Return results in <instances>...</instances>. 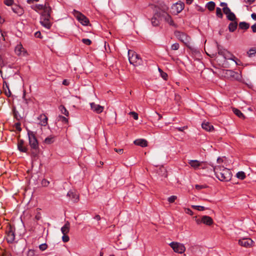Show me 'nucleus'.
<instances>
[{"label": "nucleus", "instance_id": "nucleus-1", "mask_svg": "<svg viewBox=\"0 0 256 256\" xmlns=\"http://www.w3.org/2000/svg\"><path fill=\"white\" fill-rule=\"evenodd\" d=\"M212 170L214 172L216 178L220 181L228 182L231 179L232 173L228 168L218 166H212Z\"/></svg>", "mask_w": 256, "mask_h": 256}, {"label": "nucleus", "instance_id": "nucleus-2", "mask_svg": "<svg viewBox=\"0 0 256 256\" xmlns=\"http://www.w3.org/2000/svg\"><path fill=\"white\" fill-rule=\"evenodd\" d=\"M28 136L29 145L31 149V154L33 158L38 157L39 152V145L37 138L36 136V134L32 131L28 130Z\"/></svg>", "mask_w": 256, "mask_h": 256}, {"label": "nucleus", "instance_id": "nucleus-3", "mask_svg": "<svg viewBox=\"0 0 256 256\" xmlns=\"http://www.w3.org/2000/svg\"><path fill=\"white\" fill-rule=\"evenodd\" d=\"M128 60L130 64L135 66L142 64V60L136 52L129 50L128 52Z\"/></svg>", "mask_w": 256, "mask_h": 256}, {"label": "nucleus", "instance_id": "nucleus-4", "mask_svg": "<svg viewBox=\"0 0 256 256\" xmlns=\"http://www.w3.org/2000/svg\"><path fill=\"white\" fill-rule=\"evenodd\" d=\"M6 238L8 243H12L15 240V228L11 224H8L6 230Z\"/></svg>", "mask_w": 256, "mask_h": 256}, {"label": "nucleus", "instance_id": "nucleus-5", "mask_svg": "<svg viewBox=\"0 0 256 256\" xmlns=\"http://www.w3.org/2000/svg\"><path fill=\"white\" fill-rule=\"evenodd\" d=\"M176 36L180 41L184 44L186 46H188L190 44V38L186 34L179 31H176L174 32Z\"/></svg>", "mask_w": 256, "mask_h": 256}, {"label": "nucleus", "instance_id": "nucleus-6", "mask_svg": "<svg viewBox=\"0 0 256 256\" xmlns=\"http://www.w3.org/2000/svg\"><path fill=\"white\" fill-rule=\"evenodd\" d=\"M74 14L78 21L84 26H88L90 23L89 20L82 14L75 10H74Z\"/></svg>", "mask_w": 256, "mask_h": 256}, {"label": "nucleus", "instance_id": "nucleus-7", "mask_svg": "<svg viewBox=\"0 0 256 256\" xmlns=\"http://www.w3.org/2000/svg\"><path fill=\"white\" fill-rule=\"evenodd\" d=\"M170 246L174 251L177 253L182 254L186 250V248L182 244L173 242L170 244Z\"/></svg>", "mask_w": 256, "mask_h": 256}, {"label": "nucleus", "instance_id": "nucleus-8", "mask_svg": "<svg viewBox=\"0 0 256 256\" xmlns=\"http://www.w3.org/2000/svg\"><path fill=\"white\" fill-rule=\"evenodd\" d=\"M50 17L42 16L40 18V23L45 28L50 29L52 26V24L50 21Z\"/></svg>", "mask_w": 256, "mask_h": 256}, {"label": "nucleus", "instance_id": "nucleus-9", "mask_svg": "<svg viewBox=\"0 0 256 256\" xmlns=\"http://www.w3.org/2000/svg\"><path fill=\"white\" fill-rule=\"evenodd\" d=\"M253 243V240L250 238H244L238 241L239 244L244 247H250Z\"/></svg>", "mask_w": 256, "mask_h": 256}, {"label": "nucleus", "instance_id": "nucleus-10", "mask_svg": "<svg viewBox=\"0 0 256 256\" xmlns=\"http://www.w3.org/2000/svg\"><path fill=\"white\" fill-rule=\"evenodd\" d=\"M226 76L228 78H232V80H238L240 75L238 72H234L232 70H228L226 72Z\"/></svg>", "mask_w": 256, "mask_h": 256}, {"label": "nucleus", "instance_id": "nucleus-11", "mask_svg": "<svg viewBox=\"0 0 256 256\" xmlns=\"http://www.w3.org/2000/svg\"><path fill=\"white\" fill-rule=\"evenodd\" d=\"M91 109L96 114H100L104 110V108L94 102L90 103Z\"/></svg>", "mask_w": 256, "mask_h": 256}, {"label": "nucleus", "instance_id": "nucleus-12", "mask_svg": "<svg viewBox=\"0 0 256 256\" xmlns=\"http://www.w3.org/2000/svg\"><path fill=\"white\" fill-rule=\"evenodd\" d=\"M188 163L192 168L194 169H197L200 166H202V168H205V167L202 166V165L204 164L203 162H200L198 160H190Z\"/></svg>", "mask_w": 256, "mask_h": 256}, {"label": "nucleus", "instance_id": "nucleus-13", "mask_svg": "<svg viewBox=\"0 0 256 256\" xmlns=\"http://www.w3.org/2000/svg\"><path fill=\"white\" fill-rule=\"evenodd\" d=\"M14 51L16 54L18 56H24L26 54L25 49L20 43L17 44L15 48Z\"/></svg>", "mask_w": 256, "mask_h": 256}, {"label": "nucleus", "instance_id": "nucleus-14", "mask_svg": "<svg viewBox=\"0 0 256 256\" xmlns=\"http://www.w3.org/2000/svg\"><path fill=\"white\" fill-rule=\"evenodd\" d=\"M74 202H77L79 200V195L76 192L72 190L68 191L66 194Z\"/></svg>", "mask_w": 256, "mask_h": 256}, {"label": "nucleus", "instance_id": "nucleus-15", "mask_svg": "<svg viewBox=\"0 0 256 256\" xmlns=\"http://www.w3.org/2000/svg\"><path fill=\"white\" fill-rule=\"evenodd\" d=\"M11 8L12 10L14 12L16 13L19 16L22 15L24 13V9L22 7L16 4L12 6Z\"/></svg>", "mask_w": 256, "mask_h": 256}, {"label": "nucleus", "instance_id": "nucleus-16", "mask_svg": "<svg viewBox=\"0 0 256 256\" xmlns=\"http://www.w3.org/2000/svg\"><path fill=\"white\" fill-rule=\"evenodd\" d=\"M184 2L179 1L174 4L172 8H174L176 10V12H180L184 8Z\"/></svg>", "mask_w": 256, "mask_h": 256}, {"label": "nucleus", "instance_id": "nucleus-17", "mask_svg": "<svg viewBox=\"0 0 256 256\" xmlns=\"http://www.w3.org/2000/svg\"><path fill=\"white\" fill-rule=\"evenodd\" d=\"M45 6H44V8L43 9L44 12L42 16L50 18L52 8L48 2H45Z\"/></svg>", "mask_w": 256, "mask_h": 256}, {"label": "nucleus", "instance_id": "nucleus-18", "mask_svg": "<svg viewBox=\"0 0 256 256\" xmlns=\"http://www.w3.org/2000/svg\"><path fill=\"white\" fill-rule=\"evenodd\" d=\"M18 148L21 152H27L28 148L24 146V140H18Z\"/></svg>", "mask_w": 256, "mask_h": 256}, {"label": "nucleus", "instance_id": "nucleus-19", "mask_svg": "<svg viewBox=\"0 0 256 256\" xmlns=\"http://www.w3.org/2000/svg\"><path fill=\"white\" fill-rule=\"evenodd\" d=\"M202 223L208 225L210 226L213 224V220L212 218L208 216H204L202 217Z\"/></svg>", "mask_w": 256, "mask_h": 256}, {"label": "nucleus", "instance_id": "nucleus-20", "mask_svg": "<svg viewBox=\"0 0 256 256\" xmlns=\"http://www.w3.org/2000/svg\"><path fill=\"white\" fill-rule=\"evenodd\" d=\"M38 120H40L39 124L42 126H46L48 124V117L44 114H40L38 117Z\"/></svg>", "mask_w": 256, "mask_h": 256}, {"label": "nucleus", "instance_id": "nucleus-21", "mask_svg": "<svg viewBox=\"0 0 256 256\" xmlns=\"http://www.w3.org/2000/svg\"><path fill=\"white\" fill-rule=\"evenodd\" d=\"M202 127L208 132H211L214 129L213 126L207 122H204L202 124Z\"/></svg>", "mask_w": 256, "mask_h": 256}, {"label": "nucleus", "instance_id": "nucleus-22", "mask_svg": "<svg viewBox=\"0 0 256 256\" xmlns=\"http://www.w3.org/2000/svg\"><path fill=\"white\" fill-rule=\"evenodd\" d=\"M134 143L136 146H139L142 147H146L148 146V142L144 139H137L136 140Z\"/></svg>", "mask_w": 256, "mask_h": 256}, {"label": "nucleus", "instance_id": "nucleus-23", "mask_svg": "<svg viewBox=\"0 0 256 256\" xmlns=\"http://www.w3.org/2000/svg\"><path fill=\"white\" fill-rule=\"evenodd\" d=\"M70 224L68 222H66L64 225L61 228V231L63 234H67L70 231Z\"/></svg>", "mask_w": 256, "mask_h": 256}, {"label": "nucleus", "instance_id": "nucleus-24", "mask_svg": "<svg viewBox=\"0 0 256 256\" xmlns=\"http://www.w3.org/2000/svg\"><path fill=\"white\" fill-rule=\"evenodd\" d=\"M164 18L166 22L170 25L172 26H175V24L170 14L166 12V14L164 16Z\"/></svg>", "mask_w": 256, "mask_h": 256}, {"label": "nucleus", "instance_id": "nucleus-25", "mask_svg": "<svg viewBox=\"0 0 256 256\" xmlns=\"http://www.w3.org/2000/svg\"><path fill=\"white\" fill-rule=\"evenodd\" d=\"M224 58L225 59L232 60L235 62L236 64L239 65V64H238V62L235 60V58H236L235 56L234 55H233L232 53H230L228 50L227 51V52H226V54Z\"/></svg>", "mask_w": 256, "mask_h": 256}, {"label": "nucleus", "instance_id": "nucleus-26", "mask_svg": "<svg viewBox=\"0 0 256 256\" xmlns=\"http://www.w3.org/2000/svg\"><path fill=\"white\" fill-rule=\"evenodd\" d=\"M238 27V22L236 21L231 22L228 25V30L230 32H234Z\"/></svg>", "mask_w": 256, "mask_h": 256}, {"label": "nucleus", "instance_id": "nucleus-27", "mask_svg": "<svg viewBox=\"0 0 256 256\" xmlns=\"http://www.w3.org/2000/svg\"><path fill=\"white\" fill-rule=\"evenodd\" d=\"M216 44L218 54L222 56L223 57H224L228 50L223 48L220 45H219L218 44V42H216Z\"/></svg>", "mask_w": 256, "mask_h": 256}, {"label": "nucleus", "instance_id": "nucleus-28", "mask_svg": "<svg viewBox=\"0 0 256 256\" xmlns=\"http://www.w3.org/2000/svg\"><path fill=\"white\" fill-rule=\"evenodd\" d=\"M232 112L238 118H242V119L245 118L246 117H245L244 115L238 109L236 108H233Z\"/></svg>", "mask_w": 256, "mask_h": 256}, {"label": "nucleus", "instance_id": "nucleus-29", "mask_svg": "<svg viewBox=\"0 0 256 256\" xmlns=\"http://www.w3.org/2000/svg\"><path fill=\"white\" fill-rule=\"evenodd\" d=\"M256 54V48H251L248 52L247 54L248 57L252 58L255 56Z\"/></svg>", "mask_w": 256, "mask_h": 256}, {"label": "nucleus", "instance_id": "nucleus-30", "mask_svg": "<svg viewBox=\"0 0 256 256\" xmlns=\"http://www.w3.org/2000/svg\"><path fill=\"white\" fill-rule=\"evenodd\" d=\"M249 28H250L249 24H248L246 22H240L239 24V28L240 29L246 30Z\"/></svg>", "mask_w": 256, "mask_h": 256}, {"label": "nucleus", "instance_id": "nucleus-31", "mask_svg": "<svg viewBox=\"0 0 256 256\" xmlns=\"http://www.w3.org/2000/svg\"><path fill=\"white\" fill-rule=\"evenodd\" d=\"M12 112H13V114H14V118L18 120H20L22 119V117L21 116L19 112H18V111H17L16 109L15 108H14L13 109H12Z\"/></svg>", "mask_w": 256, "mask_h": 256}, {"label": "nucleus", "instance_id": "nucleus-32", "mask_svg": "<svg viewBox=\"0 0 256 256\" xmlns=\"http://www.w3.org/2000/svg\"><path fill=\"white\" fill-rule=\"evenodd\" d=\"M57 120L58 121L62 122L64 124H68V118L61 115H59L58 116V117L57 118Z\"/></svg>", "mask_w": 256, "mask_h": 256}, {"label": "nucleus", "instance_id": "nucleus-33", "mask_svg": "<svg viewBox=\"0 0 256 256\" xmlns=\"http://www.w3.org/2000/svg\"><path fill=\"white\" fill-rule=\"evenodd\" d=\"M59 110L61 112V113L64 114L66 116H69L68 111L66 109V108L62 105H61L59 107Z\"/></svg>", "mask_w": 256, "mask_h": 256}, {"label": "nucleus", "instance_id": "nucleus-34", "mask_svg": "<svg viewBox=\"0 0 256 256\" xmlns=\"http://www.w3.org/2000/svg\"><path fill=\"white\" fill-rule=\"evenodd\" d=\"M216 4L214 2L210 1L206 4V8L210 11H212L215 8Z\"/></svg>", "mask_w": 256, "mask_h": 256}, {"label": "nucleus", "instance_id": "nucleus-35", "mask_svg": "<svg viewBox=\"0 0 256 256\" xmlns=\"http://www.w3.org/2000/svg\"><path fill=\"white\" fill-rule=\"evenodd\" d=\"M4 88L6 90V94L8 96H10L11 94V92L9 88L8 84L6 82H4Z\"/></svg>", "mask_w": 256, "mask_h": 256}, {"label": "nucleus", "instance_id": "nucleus-36", "mask_svg": "<svg viewBox=\"0 0 256 256\" xmlns=\"http://www.w3.org/2000/svg\"><path fill=\"white\" fill-rule=\"evenodd\" d=\"M228 19L232 22H234L236 20V18L234 12H230L228 16H226Z\"/></svg>", "mask_w": 256, "mask_h": 256}, {"label": "nucleus", "instance_id": "nucleus-37", "mask_svg": "<svg viewBox=\"0 0 256 256\" xmlns=\"http://www.w3.org/2000/svg\"><path fill=\"white\" fill-rule=\"evenodd\" d=\"M236 177L240 179V180H244L245 178H246V174L244 172H242V171H240V172H238L236 174Z\"/></svg>", "mask_w": 256, "mask_h": 256}, {"label": "nucleus", "instance_id": "nucleus-38", "mask_svg": "<svg viewBox=\"0 0 256 256\" xmlns=\"http://www.w3.org/2000/svg\"><path fill=\"white\" fill-rule=\"evenodd\" d=\"M4 2L6 5L8 6H11L12 7V6L15 4H14V0H4Z\"/></svg>", "mask_w": 256, "mask_h": 256}, {"label": "nucleus", "instance_id": "nucleus-39", "mask_svg": "<svg viewBox=\"0 0 256 256\" xmlns=\"http://www.w3.org/2000/svg\"><path fill=\"white\" fill-rule=\"evenodd\" d=\"M216 14L217 16H218L220 18H222L223 14L222 12V10L220 8H216Z\"/></svg>", "mask_w": 256, "mask_h": 256}, {"label": "nucleus", "instance_id": "nucleus-40", "mask_svg": "<svg viewBox=\"0 0 256 256\" xmlns=\"http://www.w3.org/2000/svg\"><path fill=\"white\" fill-rule=\"evenodd\" d=\"M54 142V137H48L45 138L44 142L46 144H51Z\"/></svg>", "mask_w": 256, "mask_h": 256}, {"label": "nucleus", "instance_id": "nucleus-41", "mask_svg": "<svg viewBox=\"0 0 256 256\" xmlns=\"http://www.w3.org/2000/svg\"><path fill=\"white\" fill-rule=\"evenodd\" d=\"M27 256H38L34 250H29L27 252Z\"/></svg>", "mask_w": 256, "mask_h": 256}, {"label": "nucleus", "instance_id": "nucleus-42", "mask_svg": "<svg viewBox=\"0 0 256 256\" xmlns=\"http://www.w3.org/2000/svg\"><path fill=\"white\" fill-rule=\"evenodd\" d=\"M192 208L199 211H203L206 210V208L204 206H192Z\"/></svg>", "mask_w": 256, "mask_h": 256}, {"label": "nucleus", "instance_id": "nucleus-43", "mask_svg": "<svg viewBox=\"0 0 256 256\" xmlns=\"http://www.w3.org/2000/svg\"><path fill=\"white\" fill-rule=\"evenodd\" d=\"M152 24L154 26H157L159 24V21L156 18H152Z\"/></svg>", "mask_w": 256, "mask_h": 256}, {"label": "nucleus", "instance_id": "nucleus-44", "mask_svg": "<svg viewBox=\"0 0 256 256\" xmlns=\"http://www.w3.org/2000/svg\"><path fill=\"white\" fill-rule=\"evenodd\" d=\"M48 248V245L46 243L42 244L39 246V248L42 251H44Z\"/></svg>", "mask_w": 256, "mask_h": 256}, {"label": "nucleus", "instance_id": "nucleus-45", "mask_svg": "<svg viewBox=\"0 0 256 256\" xmlns=\"http://www.w3.org/2000/svg\"><path fill=\"white\" fill-rule=\"evenodd\" d=\"M158 70L159 72H160V74H161V76L165 80H166L167 78H168V74H166V72H164L162 71V70L158 68Z\"/></svg>", "mask_w": 256, "mask_h": 256}, {"label": "nucleus", "instance_id": "nucleus-46", "mask_svg": "<svg viewBox=\"0 0 256 256\" xmlns=\"http://www.w3.org/2000/svg\"><path fill=\"white\" fill-rule=\"evenodd\" d=\"M82 41L84 44L87 46H90L92 44V41L88 38H83Z\"/></svg>", "mask_w": 256, "mask_h": 256}, {"label": "nucleus", "instance_id": "nucleus-47", "mask_svg": "<svg viewBox=\"0 0 256 256\" xmlns=\"http://www.w3.org/2000/svg\"><path fill=\"white\" fill-rule=\"evenodd\" d=\"M222 10L224 14H226V16H228V14L230 12H232L230 8L228 6L224 7Z\"/></svg>", "mask_w": 256, "mask_h": 256}, {"label": "nucleus", "instance_id": "nucleus-48", "mask_svg": "<svg viewBox=\"0 0 256 256\" xmlns=\"http://www.w3.org/2000/svg\"><path fill=\"white\" fill-rule=\"evenodd\" d=\"M180 48V45L178 43H174L171 46V49L172 50H178Z\"/></svg>", "mask_w": 256, "mask_h": 256}, {"label": "nucleus", "instance_id": "nucleus-49", "mask_svg": "<svg viewBox=\"0 0 256 256\" xmlns=\"http://www.w3.org/2000/svg\"><path fill=\"white\" fill-rule=\"evenodd\" d=\"M176 198H177V196H170V197H169L168 198V202L170 203H172V202H174L176 200Z\"/></svg>", "mask_w": 256, "mask_h": 256}, {"label": "nucleus", "instance_id": "nucleus-50", "mask_svg": "<svg viewBox=\"0 0 256 256\" xmlns=\"http://www.w3.org/2000/svg\"><path fill=\"white\" fill-rule=\"evenodd\" d=\"M62 240L64 242H66L69 241L70 238H69V236L66 235V234H63V236L62 237Z\"/></svg>", "mask_w": 256, "mask_h": 256}, {"label": "nucleus", "instance_id": "nucleus-51", "mask_svg": "<svg viewBox=\"0 0 256 256\" xmlns=\"http://www.w3.org/2000/svg\"><path fill=\"white\" fill-rule=\"evenodd\" d=\"M130 114L132 116L134 120H137L138 119V114L136 112H130Z\"/></svg>", "mask_w": 256, "mask_h": 256}, {"label": "nucleus", "instance_id": "nucleus-52", "mask_svg": "<svg viewBox=\"0 0 256 256\" xmlns=\"http://www.w3.org/2000/svg\"><path fill=\"white\" fill-rule=\"evenodd\" d=\"M44 6H46L45 4H36V8L38 10H43V9L44 8Z\"/></svg>", "mask_w": 256, "mask_h": 256}, {"label": "nucleus", "instance_id": "nucleus-53", "mask_svg": "<svg viewBox=\"0 0 256 256\" xmlns=\"http://www.w3.org/2000/svg\"><path fill=\"white\" fill-rule=\"evenodd\" d=\"M49 184H50V182L48 180H46V179H44L42 181V184L44 186H48Z\"/></svg>", "mask_w": 256, "mask_h": 256}, {"label": "nucleus", "instance_id": "nucleus-54", "mask_svg": "<svg viewBox=\"0 0 256 256\" xmlns=\"http://www.w3.org/2000/svg\"><path fill=\"white\" fill-rule=\"evenodd\" d=\"M15 127H16V129L18 131H20L22 130V128H20V122L16 123Z\"/></svg>", "mask_w": 256, "mask_h": 256}, {"label": "nucleus", "instance_id": "nucleus-55", "mask_svg": "<svg viewBox=\"0 0 256 256\" xmlns=\"http://www.w3.org/2000/svg\"><path fill=\"white\" fill-rule=\"evenodd\" d=\"M34 36L38 38H42L41 32L40 31H38V32H36L34 34Z\"/></svg>", "mask_w": 256, "mask_h": 256}, {"label": "nucleus", "instance_id": "nucleus-56", "mask_svg": "<svg viewBox=\"0 0 256 256\" xmlns=\"http://www.w3.org/2000/svg\"><path fill=\"white\" fill-rule=\"evenodd\" d=\"M114 151L119 154H122L124 152V150L122 148H116L114 149Z\"/></svg>", "mask_w": 256, "mask_h": 256}, {"label": "nucleus", "instance_id": "nucleus-57", "mask_svg": "<svg viewBox=\"0 0 256 256\" xmlns=\"http://www.w3.org/2000/svg\"><path fill=\"white\" fill-rule=\"evenodd\" d=\"M26 91H24L22 98L24 100L26 104H28V100L26 98Z\"/></svg>", "mask_w": 256, "mask_h": 256}, {"label": "nucleus", "instance_id": "nucleus-58", "mask_svg": "<svg viewBox=\"0 0 256 256\" xmlns=\"http://www.w3.org/2000/svg\"><path fill=\"white\" fill-rule=\"evenodd\" d=\"M62 84L68 86L70 84V82L67 80L65 79L62 81Z\"/></svg>", "mask_w": 256, "mask_h": 256}, {"label": "nucleus", "instance_id": "nucleus-59", "mask_svg": "<svg viewBox=\"0 0 256 256\" xmlns=\"http://www.w3.org/2000/svg\"><path fill=\"white\" fill-rule=\"evenodd\" d=\"M195 187L197 190H201V189H202L205 188V186L203 185H198V184L196 185Z\"/></svg>", "mask_w": 256, "mask_h": 256}, {"label": "nucleus", "instance_id": "nucleus-60", "mask_svg": "<svg viewBox=\"0 0 256 256\" xmlns=\"http://www.w3.org/2000/svg\"><path fill=\"white\" fill-rule=\"evenodd\" d=\"M40 0H27V2L29 4H33L34 2H38Z\"/></svg>", "mask_w": 256, "mask_h": 256}, {"label": "nucleus", "instance_id": "nucleus-61", "mask_svg": "<svg viewBox=\"0 0 256 256\" xmlns=\"http://www.w3.org/2000/svg\"><path fill=\"white\" fill-rule=\"evenodd\" d=\"M251 28L252 29V30L254 32H256V24H253L252 26H251Z\"/></svg>", "mask_w": 256, "mask_h": 256}, {"label": "nucleus", "instance_id": "nucleus-62", "mask_svg": "<svg viewBox=\"0 0 256 256\" xmlns=\"http://www.w3.org/2000/svg\"><path fill=\"white\" fill-rule=\"evenodd\" d=\"M202 218L200 219V218H197L196 220V222L198 224H200L202 223Z\"/></svg>", "mask_w": 256, "mask_h": 256}, {"label": "nucleus", "instance_id": "nucleus-63", "mask_svg": "<svg viewBox=\"0 0 256 256\" xmlns=\"http://www.w3.org/2000/svg\"><path fill=\"white\" fill-rule=\"evenodd\" d=\"M176 129L180 132H182L185 129V127H179L177 128Z\"/></svg>", "mask_w": 256, "mask_h": 256}, {"label": "nucleus", "instance_id": "nucleus-64", "mask_svg": "<svg viewBox=\"0 0 256 256\" xmlns=\"http://www.w3.org/2000/svg\"><path fill=\"white\" fill-rule=\"evenodd\" d=\"M251 16L253 20H256V14L255 13L252 14Z\"/></svg>", "mask_w": 256, "mask_h": 256}]
</instances>
